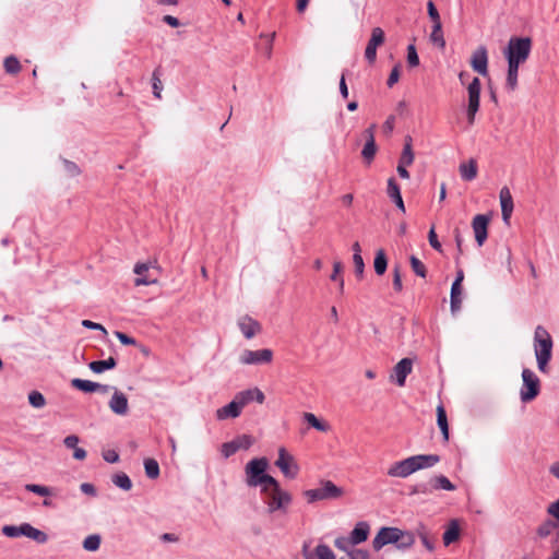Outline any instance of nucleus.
I'll return each instance as SVG.
<instances>
[{
	"label": "nucleus",
	"instance_id": "nucleus-1",
	"mask_svg": "<svg viewBox=\"0 0 559 559\" xmlns=\"http://www.w3.org/2000/svg\"><path fill=\"white\" fill-rule=\"evenodd\" d=\"M440 462L437 454H418L394 462L388 469L390 477L406 478L413 473L435 466Z\"/></svg>",
	"mask_w": 559,
	"mask_h": 559
},
{
	"label": "nucleus",
	"instance_id": "nucleus-2",
	"mask_svg": "<svg viewBox=\"0 0 559 559\" xmlns=\"http://www.w3.org/2000/svg\"><path fill=\"white\" fill-rule=\"evenodd\" d=\"M261 492L264 495V502L269 513H275L277 511L282 513L287 512L293 498L288 491L282 489L276 479H274V483L264 486Z\"/></svg>",
	"mask_w": 559,
	"mask_h": 559
},
{
	"label": "nucleus",
	"instance_id": "nucleus-3",
	"mask_svg": "<svg viewBox=\"0 0 559 559\" xmlns=\"http://www.w3.org/2000/svg\"><path fill=\"white\" fill-rule=\"evenodd\" d=\"M269 467V461L266 457H255L249 461L245 466L246 484L249 487H261L267 486L270 483H274V477L266 474Z\"/></svg>",
	"mask_w": 559,
	"mask_h": 559
},
{
	"label": "nucleus",
	"instance_id": "nucleus-4",
	"mask_svg": "<svg viewBox=\"0 0 559 559\" xmlns=\"http://www.w3.org/2000/svg\"><path fill=\"white\" fill-rule=\"evenodd\" d=\"M534 350L539 371L547 372V366L551 359L552 340L547 330L542 325L535 329Z\"/></svg>",
	"mask_w": 559,
	"mask_h": 559
},
{
	"label": "nucleus",
	"instance_id": "nucleus-5",
	"mask_svg": "<svg viewBox=\"0 0 559 559\" xmlns=\"http://www.w3.org/2000/svg\"><path fill=\"white\" fill-rule=\"evenodd\" d=\"M532 41L528 37H511L504 51L508 63L520 66L524 63L531 52Z\"/></svg>",
	"mask_w": 559,
	"mask_h": 559
},
{
	"label": "nucleus",
	"instance_id": "nucleus-6",
	"mask_svg": "<svg viewBox=\"0 0 559 559\" xmlns=\"http://www.w3.org/2000/svg\"><path fill=\"white\" fill-rule=\"evenodd\" d=\"M304 495L307 501L312 503L319 500L337 499L343 496V489L331 480H322L318 488L308 489Z\"/></svg>",
	"mask_w": 559,
	"mask_h": 559
},
{
	"label": "nucleus",
	"instance_id": "nucleus-7",
	"mask_svg": "<svg viewBox=\"0 0 559 559\" xmlns=\"http://www.w3.org/2000/svg\"><path fill=\"white\" fill-rule=\"evenodd\" d=\"M480 90V80L478 78H474L467 86L468 104L466 109V116L469 126L474 124L476 114L479 110Z\"/></svg>",
	"mask_w": 559,
	"mask_h": 559
},
{
	"label": "nucleus",
	"instance_id": "nucleus-8",
	"mask_svg": "<svg viewBox=\"0 0 559 559\" xmlns=\"http://www.w3.org/2000/svg\"><path fill=\"white\" fill-rule=\"evenodd\" d=\"M523 385L520 392L521 401L523 403L531 402L539 393V379L528 368H524L522 371Z\"/></svg>",
	"mask_w": 559,
	"mask_h": 559
},
{
	"label": "nucleus",
	"instance_id": "nucleus-9",
	"mask_svg": "<svg viewBox=\"0 0 559 559\" xmlns=\"http://www.w3.org/2000/svg\"><path fill=\"white\" fill-rule=\"evenodd\" d=\"M273 360V350L269 348L263 349H245L239 356L241 365H269Z\"/></svg>",
	"mask_w": 559,
	"mask_h": 559
},
{
	"label": "nucleus",
	"instance_id": "nucleus-10",
	"mask_svg": "<svg viewBox=\"0 0 559 559\" xmlns=\"http://www.w3.org/2000/svg\"><path fill=\"white\" fill-rule=\"evenodd\" d=\"M405 536V532L396 527H382L372 540L376 550L381 549L388 544H395Z\"/></svg>",
	"mask_w": 559,
	"mask_h": 559
},
{
	"label": "nucleus",
	"instance_id": "nucleus-11",
	"mask_svg": "<svg viewBox=\"0 0 559 559\" xmlns=\"http://www.w3.org/2000/svg\"><path fill=\"white\" fill-rule=\"evenodd\" d=\"M275 465L287 478L294 479L298 475V464L295 462L294 456L290 455L285 448H280L278 457L275 462Z\"/></svg>",
	"mask_w": 559,
	"mask_h": 559
},
{
	"label": "nucleus",
	"instance_id": "nucleus-12",
	"mask_svg": "<svg viewBox=\"0 0 559 559\" xmlns=\"http://www.w3.org/2000/svg\"><path fill=\"white\" fill-rule=\"evenodd\" d=\"M384 32L381 27H374L371 31V37L365 50L366 60L372 64L377 59V48L384 43Z\"/></svg>",
	"mask_w": 559,
	"mask_h": 559
},
{
	"label": "nucleus",
	"instance_id": "nucleus-13",
	"mask_svg": "<svg viewBox=\"0 0 559 559\" xmlns=\"http://www.w3.org/2000/svg\"><path fill=\"white\" fill-rule=\"evenodd\" d=\"M489 217L485 214H477L472 221V228L474 231L475 240L481 247L488 237Z\"/></svg>",
	"mask_w": 559,
	"mask_h": 559
},
{
	"label": "nucleus",
	"instance_id": "nucleus-14",
	"mask_svg": "<svg viewBox=\"0 0 559 559\" xmlns=\"http://www.w3.org/2000/svg\"><path fill=\"white\" fill-rule=\"evenodd\" d=\"M114 393L108 402L110 411L118 416H126L129 412V404L127 395L119 391L117 388H112Z\"/></svg>",
	"mask_w": 559,
	"mask_h": 559
},
{
	"label": "nucleus",
	"instance_id": "nucleus-15",
	"mask_svg": "<svg viewBox=\"0 0 559 559\" xmlns=\"http://www.w3.org/2000/svg\"><path fill=\"white\" fill-rule=\"evenodd\" d=\"M471 66L480 75L488 74V53L485 46L478 47L472 55Z\"/></svg>",
	"mask_w": 559,
	"mask_h": 559
},
{
	"label": "nucleus",
	"instance_id": "nucleus-16",
	"mask_svg": "<svg viewBox=\"0 0 559 559\" xmlns=\"http://www.w3.org/2000/svg\"><path fill=\"white\" fill-rule=\"evenodd\" d=\"M413 370V360L411 358L401 359L393 368L391 378L395 379L399 386H404L407 376Z\"/></svg>",
	"mask_w": 559,
	"mask_h": 559
},
{
	"label": "nucleus",
	"instance_id": "nucleus-17",
	"mask_svg": "<svg viewBox=\"0 0 559 559\" xmlns=\"http://www.w3.org/2000/svg\"><path fill=\"white\" fill-rule=\"evenodd\" d=\"M238 326L247 340H251L261 332V324L249 316H243L238 320Z\"/></svg>",
	"mask_w": 559,
	"mask_h": 559
},
{
	"label": "nucleus",
	"instance_id": "nucleus-18",
	"mask_svg": "<svg viewBox=\"0 0 559 559\" xmlns=\"http://www.w3.org/2000/svg\"><path fill=\"white\" fill-rule=\"evenodd\" d=\"M501 214L503 222L509 225L513 212V199L508 187H503L499 193Z\"/></svg>",
	"mask_w": 559,
	"mask_h": 559
},
{
	"label": "nucleus",
	"instance_id": "nucleus-19",
	"mask_svg": "<svg viewBox=\"0 0 559 559\" xmlns=\"http://www.w3.org/2000/svg\"><path fill=\"white\" fill-rule=\"evenodd\" d=\"M151 267V263H136L134 265L133 272L138 275V277L134 280L135 286L152 285L157 283V278H151L148 276V271Z\"/></svg>",
	"mask_w": 559,
	"mask_h": 559
},
{
	"label": "nucleus",
	"instance_id": "nucleus-20",
	"mask_svg": "<svg viewBox=\"0 0 559 559\" xmlns=\"http://www.w3.org/2000/svg\"><path fill=\"white\" fill-rule=\"evenodd\" d=\"M235 397L242 408L251 401L262 404L265 400L263 392L258 388L241 391Z\"/></svg>",
	"mask_w": 559,
	"mask_h": 559
},
{
	"label": "nucleus",
	"instance_id": "nucleus-21",
	"mask_svg": "<svg viewBox=\"0 0 559 559\" xmlns=\"http://www.w3.org/2000/svg\"><path fill=\"white\" fill-rule=\"evenodd\" d=\"M241 411L242 407L240 406L236 397H234V400L230 403L216 411V417L218 420L236 418L241 414Z\"/></svg>",
	"mask_w": 559,
	"mask_h": 559
},
{
	"label": "nucleus",
	"instance_id": "nucleus-22",
	"mask_svg": "<svg viewBox=\"0 0 559 559\" xmlns=\"http://www.w3.org/2000/svg\"><path fill=\"white\" fill-rule=\"evenodd\" d=\"M369 525L366 522H359L350 533V544L358 545L368 538Z\"/></svg>",
	"mask_w": 559,
	"mask_h": 559
},
{
	"label": "nucleus",
	"instance_id": "nucleus-23",
	"mask_svg": "<svg viewBox=\"0 0 559 559\" xmlns=\"http://www.w3.org/2000/svg\"><path fill=\"white\" fill-rule=\"evenodd\" d=\"M461 178L466 181H472L477 176V163L475 159H469L467 163H463L459 167Z\"/></svg>",
	"mask_w": 559,
	"mask_h": 559
},
{
	"label": "nucleus",
	"instance_id": "nucleus-24",
	"mask_svg": "<svg viewBox=\"0 0 559 559\" xmlns=\"http://www.w3.org/2000/svg\"><path fill=\"white\" fill-rule=\"evenodd\" d=\"M462 295H463L462 285H459L457 282H453L452 286H451V294H450V304H451L452 312L460 310L461 305H462Z\"/></svg>",
	"mask_w": 559,
	"mask_h": 559
},
{
	"label": "nucleus",
	"instance_id": "nucleus-25",
	"mask_svg": "<svg viewBox=\"0 0 559 559\" xmlns=\"http://www.w3.org/2000/svg\"><path fill=\"white\" fill-rule=\"evenodd\" d=\"M414 158H415V155H414L413 147H412V138L406 136L404 147H403V151H402V154H401L397 165H402V166H406V167L411 166L414 163Z\"/></svg>",
	"mask_w": 559,
	"mask_h": 559
},
{
	"label": "nucleus",
	"instance_id": "nucleus-26",
	"mask_svg": "<svg viewBox=\"0 0 559 559\" xmlns=\"http://www.w3.org/2000/svg\"><path fill=\"white\" fill-rule=\"evenodd\" d=\"M431 490H447L453 491L455 490V486L450 481V479L444 475H437L430 479Z\"/></svg>",
	"mask_w": 559,
	"mask_h": 559
},
{
	"label": "nucleus",
	"instance_id": "nucleus-27",
	"mask_svg": "<svg viewBox=\"0 0 559 559\" xmlns=\"http://www.w3.org/2000/svg\"><path fill=\"white\" fill-rule=\"evenodd\" d=\"M306 559H335L331 548L326 545H318L313 552L305 554Z\"/></svg>",
	"mask_w": 559,
	"mask_h": 559
},
{
	"label": "nucleus",
	"instance_id": "nucleus-28",
	"mask_svg": "<svg viewBox=\"0 0 559 559\" xmlns=\"http://www.w3.org/2000/svg\"><path fill=\"white\" fill-rule=\"evenodd\" d=\"M117 361L114 357H109L105 360H95L90 362L88 368L95 373H102L106 370L114 369Z\"/></svg>",
	"mask_w": 559,
	"mask_h": 559
},
{
	"label": "nucleus",
	"instance_id": "nucleus-29",
	"mask_svg": "<svg viewBox=\"0 0 559 559\" xmlns=\"http://www.w3.org/2000/svg\"><path fill=\"white\" fill-rule=\"evenodd\" d=\"M71 385L82 392H85V393L96 392L99 388V383H97V382H93L91 380L79 379V378L72 379Z\"/></svg>",
	"mask_w": 559,
	"mask_h": 559
},
{
	"label": "nucleus",
	"instance_id": "nucleus-30",
	"mask_svg": "<svg viewBox=\"0 0 559 559\" xmlns=\"http://www.w3.org/2000/svg\"><path fill=\"white\" fill-rule=\"evenodd\" d=\"M460 537V527L455 520L451 521L445 532L443 533V544L449 546L456 542Z\"/></svg>",
	"mask_w": 559,
	"mask_h": 559
},
{
	"label": "nucleus",
	"instance_id": "nucleus-31",
	"mask_svg": "<svg viewBox=\"0 0 559 559\" xmlns=\"http://www.w3.org/2000/svg\"><path fill=\"white\" fill-rule=\"evenodd\" d=\"M24 532L23 533V536H26L39 544H44L48 540V536L46 533H44L43 531H39L35 527H33L31 524L28 523H24Z\"/></svg>",
	"mask_w": 559,
	"mask_h": 559
},
{
	"label": "nucleus",
	"instance_id": "nucleus-32",
	"mask_svg": "<svg viewBox=\"0 0 559 559\" xmlns=\"http://www.w3.org/2000/svg\"><path fill=\"white\" fill-rule=\"evenodd\" d=\"M437 424L442 432L444 441L449 440V425L447 413L443 405H438L437 407Z\"/></svg>",
	"mask_w": 559,
	"mask_h": 559
},
{
	"label": "nucleus",
	"instance_id": "nucleus-33",
	"mask_svg": "<svg viewBox=\"0 0 559 559\" xmlns=\"http://www.w3.org/2000/svg\"><path fill=\"white\" fill-rule=\"evenodd\" d=\"M388 266V260L384 251L382 249L378 250L373 261L374 272L378 275H382L385 273Z\"/></svg>",
	"mask_w": 559,
	"mask_h": 559
},
{
	"label": "nucleus",
	"instance_id": "nucleus-34",
	"mask_svg": "<svg viewBox=\"0 0 559 559\" xmlns=\"http://www.w3.org/2000/svg\"><path fill=\"white\" fill-rule=\"evenodd\" d=\"M519 67L508 63V74H507V81H506V87L509 91H514L518 86V73H519Z\"/></svg>",
	"mask_w": 559,
	"mask_h": 559
},
{
	"label": "nucleus",
	"instance_id": "nucleus-35",
	"mask_svg": "<svg viewBox=\"0 0 559 559\" xmlns=\"http://www.w3.org/2000/svg\"><path fill=\"white\" fill-rule=\"evenodd\" d=\"M430 40L441 49L445 47L441 22L433 24Z\"/></svg>",
	"mask_w": 559,
	"mask_h": 559
},
{
	"label": "nucleus",
	"instance_id": "nucleus-36",
	"mask_svg": "<svg viewBox=\"0 0 559 559\" xmlns=\"http://www.w3.org/2000/svg\"><path fill=\"white\" fill-rule=\"evenodd\" d=\"M304 419L306 423H308L312 428L325 432L329 430V425L326 423L321 421L317 418V416L312 413H305Z\"/></svg>",
	"mask_w": 559,
	"mask_h": 559
},
{
	"label": "nucleus",
	"instance_id": "nucleus-37",
	"mask_svg": "<svg viewBox=\"0 0 559 559\" xmlns=\"http://www.w3.org/2000/svg\"><path fill=\"white\" fill-rule=\"evenodd\" d=\"M342 271H343L342 262L335 261L333 263V272H332L330 278H331V281L337 282L340 294L344 293V278L341 275Z\"/></svg>",
	"mask_w": 559,
	"mask_h": 559
},
{
	"label": "nucleus",
	"instance_id": "nucleus-38",
	"mask_svg": "<svg viewBox=\"0 0 559 559\" xmlns=\"http://www.w3.org/2000/svg\"><path fill=\"white\" fill-rule=\"evenodd\" d=\"M112 483L121 488L122 490H130L132 488V481L126 473H117L111 478Z\"/></svg>",
	"mask_w": 559,
	"mask_h": 559
},
{
	"label": "nucleus",
	"instance_id": "nucleus-39",
	"mask_svg": "<svg viewBox=\"0 0 559 559\" xmlns=\"http://www.w3.org/2000/svg\"><path fill=\"white\" fill-rule=\"evenodd\" d=\"M3 67L7 73L17 74L21 71V63L14 56H9L3 61Z\"/></svg>",
	"mask_w": 559,
	"mask_h": 559
},
{
	"label": "nucleus",
	"instance_id": "nucleus-40",
	"mask_svg": "<svg viewBox=\"0 0 559 559\" xmlns=\"http://www.w3.org/2000/svg\"><path fill=\"white\" fill-rule=\"evenodd\" d=\"M378 147L376 143H365L361 150V157L364 158L366 164H371L377 154Z\"/></svg>",
	"mask_w": 559,
	"mask_h": 559
},
{
	"label": "nucleus",
	"instance_id": "nucleus-41",
	"mask_svg": "<svg viewBox=\"0 0 559 559\" xmlns=\"http://www.w3.org/2000/svg\"><path fill=\"white\" fill-rule=\"evenodd\" d=\"M145 474L148 478L155 479L159 475V465L154 459H146L144 461Z\"/></svg>",
	"mask_w": 559,
	"mask_h": 559
},
{
	"label": "nucleus",
	"instance_id": "nucleus-42",
	"mask_svg": "<svg viewBox=\"0 0 559 559\" xmlns=\"http://www.w3.org/2000/svg\"><path fill=\"white\" fill-rule=\"evenodd\" d=\"M100 546V536L97 534L88 535L83 540V548L87 551H96Z\"/></svg>",
	"mask_w": 559,
	"mask_h": 559
},
{
	"label": "nucleus",
	"instance_id": "nucleus-43",
	"mask_svg": "<svg viewBox=\"0 0 559 559\" xmlns=\"http://www.w3.org/2000/svg\"><path fill=\"white\" fill-rule=\"evenodd\" d=\"M556 526L555 522L547 520L537 527L536 534L539 538H546L554 532Z\"/></svg>",
	"mask_w": 559,
	"mask_h": 559
},
{
	"label": "nucleus",
	"instance_id": "nucleus-44",
	"mask_svg": "<svg viewBox=\"0 0 559 559\" xmlns=\"http://www.w3.org/2000/svg\"><path fill=\"white\" fill-rule=\"evenodd\" d=\"M152 87H153V94L156 98L160 99L162 98V90H163V84H162V81H160V71L159 69H155L153 74H152Z\"/></svg>",
	"mask_w": 559,
	"mask_h": 559
},
{
	"label": "nucleus",
	"instance_id": "nucleus-45",
	"mask_svg": "<svg viewBox=\"0 0 559 559\" xmlns=\"http://www.w3.org/2000/svg\"><path fill=\"white\" fill-rule=\"evenodd\" d=\"M23 533L24 532V523L21 524L20 526H15V525H4L2 527V534L7 537H10V538H15V537H19V536H23Z\"/></svg>",
	"mask_w": 559,
	"mask_h": 559
},
{
	"label": "nucleus",
	"instance_id": "nucleus-46",
	"mask_svg": "<svg viewBox=\"0 0 559 559\" xmlns=\"http://www.w3.org/2000/svg\"><path fill=\"white\" fill-rule=\"evenodd\" d=\"M28 402L35 408H41L46 405L44 395L38 391H32L28 394Z\"/></svg>",
	"mask_w": 559,
	"mask_h": 559
},
{
	"label": "nucleus",
	"instance_id": "nucleus-47",
	"mask_svg": "<svg viewBox=\"0 0 559 559\" xmlns=\"http://www.w3.org/2000/svg\"><path fill=\"white\" fill-rule=\"evenodd\" d=\"M409 261H411L412 270L415 272V274L420 277H426L427 270H426L425 264L415 255H412Z\"/></svg>",
	"mask_w": 559,
	"mask_h": 559
},
{
	"label": "nucleus",
	"instance_id": "nucleus-48",
	"mask_svg": "<svg viewBox=\"0 0 559 559\" xmlns=\"http://www.w3.org/2000/svg\"><path fill=\"white\" fill-rule=\"evenodd\" d=\"M25 489L29 492L36 493L38 496L47 497L51 495V489L47 486H41L37 484H27L25 485Z\"/></svg>",
	"mask_w": 559,
	"mask_h": 559
},
{
	"label": "nucleus",
	"instance_id": "nucleus-49",
	"mask_svg": "<svg viewBox=\"0 0 559 559\" xmlns=\"http://www.w3.org/2000/svg\"><path fill=\"white\" fill-rule=\"evenodd\" d=\"M386 193H388V197L391 200L402 195L401 194V188H400V186L397 185L396 180L393 177L388 179Z\"/></svg>",
	"mask_w": 559,
	"mask_h": 559
},
{
	"label": "nucleus",
	"instance_id": "nucleus-50",
	"mask_svg": "<svg viewBox=\"0 0 559 559\" xmlns=\"http://www.w3.org/2000/svg\"><path fill=\"white\" fill-rule=\"evenodd\" d=\"M431 484L429 483H419L409 488V495H429L431 493Z\"/></svg>",
	"mask_w": 559,
	"mask_h": 559
},
{
	"label": "nucleus",
	"instance_id": "nucleus-51",
	"mask_svg": "<svg viewBox=\"0 0 559 559\" xmlns=\"http://www.w3.org/2000/svg\"><path fill=\"white\" fill-rule=\"evenodd\" d=\"M234 440L237 444L238 450H248L254 443V439L249 435H241Z\"/></svg>",
	"mask_w": 559,
	"mask_h": 559
},
{
	"label": "nucleus",
	"instance_id": "nucleus-52",
	"mask_svg": "<svg viewBox=\"0 0 559 559\" xmlns=\"http://www.w3.org/2000/svg\"><path fill=\"white\" fill-rule=\"evenodd\" d=\"M407 63L411 68H415L419 64V57L413 44L407 47Z\"/></svg>",
	"mask_w": 559,
	"mask_h": 559
},
{
	"label": "nucleus",
	"instance_id": "nucleus-53",
	"mask_svg": "<svg viewBox=\"0 0 559 559\" xmlns=\"http://www.w3.org/2000/svg\"><path fill=\"white\" fill-rule=\"evenodd\" d=\"M63 165H64V169L69 176L75 177L81 174V169L75 163L64 159Z\"/></svg>",
	"mask_w": 559,
	"mask_h": 559
},
{
	"label": "nucleus",
	"instance_id": "nucleus-54",
	"mask_svg": "<svg viewBox=\"0 0 559 559\" xmlns=\"http://www.w3.org/2000/svg\"><path fill=\"white\" fill-rule=\"evenodd\" d=\"M353 262L355 265V273L358 277H361L364 274L365 263L361 254H353Z\"/></svg>",
	"mask_w": 559,
	"mask_h": 559
},
{
	"label": "nucleus",
	"instance_id": "nucleus-55",
	"mask_svg": "<svg viewBox=\"0 0 559 559\" xmlns=\"http://www.w3.org/2000/svg\"><path fill=\"white\" fill-rule=\"evenodd\" d=\"M238 451V448H237V444L235 442V440L230 441V442H226L222 445V454L225 456V457H229L231 456L233 454H235L236 452Z\"/></svg>",
	"mask_w": 559,
	"mask_h": 559
},
{
	"label": "nucleus",
	"instance_id": "nucleus-56",
	"mask_svg": "<svg viewBox=\"0 0 559 559\" xmlns=\"http://www.w3.org/2000/svg\"><path fill=\"white\" fill-rule=\"evenodd\" d=\"M427 10H428V15L431 19V21L433 22V24H437L438 22H441L440 21L439 12L436 9V5H435V3L431 0H429L428 3H427Z\"/></svg>",
	"mask_w": 559,
	"mask_h": 559
},
{
	"label": "nucleus",
	"instance_id": "nucleus-57",
	"mask_svg": "<svg viewBox=\"0 0 559 559\" xmlns=\"http://www.w3.org/2000/svg\"><path fill=\"white\" fill-rule=\"evenodd\" d=\"M428 240H429V243L430 246L437 250V251H441V243L440 241L438 240V237H437V234L435 231V228L431 227L430 230H429V234H428Z\"/></svg>",
	"mask_w": 559,
	"mask_h": 559
},
{
	"label": "nucleus",
	"instance_id": "nucleus-58",
	"mask_svg": "<svg viewBox=\"0 0 559 559\" xmlns=\"http://www.w3.org/2000/svg\"><path fill=\"white\" fill-rule=\"evenodd\" d=\"M395 127V116L391 115L384 121L382 129L385 134H391Z\"/></svg>",
	"mask_w": 559,
	"mask_h": 559
},
{
	"label": "nucleus",
	"instance_id": "nucleus-59",
	"mask_svg": "<svg viewBox=\"0 0 559 559\" xmlns=\"http://www.w3.org/2000/svg\"><path fill=\"white\" fill-rule=\"evenodd\" d=\"M393 287L396 292H402L403 289L402 277L399 267L393 270Z\"/></svg>",
	"mask_w": 559,
	"mask_h": 559
},
{
	"label": "nucleus",
	"instance_id": "nucleus-60",
	"mask_svg": "<svg viewBox=\"0 0 559 559\" xmlns=\"http://www.w3.org/2000/svg\"><path fill=\"white\" fill-rule=\"evenodd\" d=\"M80 439L78 436L75 435H70V436H67L64 439H63V444L66 448L68 449H75L78 448V443H79Z\"/></svg>",
	"mask_w": 559,
	"mask_h": 559
},
{
	"label": "nucleus",
	"instance_id": "nucleus-61",
	"mask_svg": "<svg viewBox=\"0 0 559 559\" xmlns=\"http://www.w3.org/2000/svg\"><path fill=\"white\" fill-rule=\"evenodd\" d=\"M399 79H400V67L395 66L389 75V79L386 82L388 86L392 87L395 83H397Z\"/></svg>",
	"mask_w": 559,
	"mask_h": 559
},
{
	"label": "nucleus",
	"instance_id": "nucleus-62",
	"mask_svg": "<svg viewBox=\"0 0 559 559\" xmlns=\"http://www.w3.org/2000/svg\"><path fill=\"white\" fill-rule=\"evenodd\" d=\"M376 128H377V126L374 123H372L369 128H367L362 132V136L366 139V143H369V142L376 143V140H374Z\"/></svg>",
	"mask_w": 559,
	"mask_h": 559
},
{
	"label": "nucleus",
	"instance_id": "nucleus-63",
	"mask_svg": "<svg viewBox=\"0 0 559 559\" xmlns=\"http://www.w3.org/2000/svg\"><path fill=\"white\" fill-rule=\"evenodd\" d=\"M103 459L108 463H116L119 461V454L115 450H107L103 452Z\"/></svg>",
	"mask_w": 559,
	"mask_h": 559
},
{
	"label": "nucleus",
	"instance_id": "nucleus-64",
	"mask_svg": "<svg viewBox=\"0 0 559 559\" xmlns=\"http://www.w3.org/2000/svg\"><path fill=\"white\" fill-rule=\"evenodd\" d=\"M547 511L550 515L559 521V499L550 503Z\"/></svg>",
	"mask_w": 559,
	"mask_h": 559
}]
</instances>
